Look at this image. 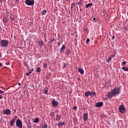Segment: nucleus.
I'll return each instance as SVG.
<instances>
[{
  "label": "nucleus",
  "instance_id": "1",
  "mask_svg": "<svg viewBox=\"0 0 128 128\" xmlns=\"http://www.w3.org/2000/svg\"><path fill=\"white\" fill-rule=\"evenodd\" d=\"M120 94V88L116 87L114 88L113 90H112L111 92L108 94L107 96L109 98H112L113 96H114L116 94L118 96Z\"/></svg>",
  "mask_w": 128,
  "mask_h": 128
},
{
  "label": "nucleus",
  "instance_id": "2",
  "mask_svg": "<svg viewBox=\"0 0 128 128\" xmlns=\"http://www.w3.org/2000/svg\"><path fill=\"white\" fill-rule=\"evenodd\" d=\"M0 45L2 48H8V40H2L0 41Z\"/></svg>",
  "mask_w": 128,
  "mask_h": 128
},
{
  "label": "nucleus",
  "instance_id": "3",
  "mask_svg": "<svg viewBox=\"0 0 128 128\" xmlns=\"http://www.w3.org/2000/svg\"><path fill=\"white\" fill-rule=\"evenodd\" d=\"M118 110L120 112H121L122 114H124V112H126V108H124V104L120 105L118 107Z\"/></svg>",
  "mask_w": 128,
  "mask_h": 128
},
{
  "label": "nucleus",
  "instance_id": "4",
  "mask_svg": "<svg viewBox=\"0 0 128 128\" xmlns=\"http://www.w3.org/2000/svg\"><path fill=\"white\" fill-rule=\"evenodd\" d=\"M16 126L20 128H22V120L20 119H18L16 121Z\"/></svg>",
  "mask_w": 128,
  "mask_h": 128
},
{
  "label": "nucleus",
  "instance_id": "5",
  "mask_svg": "<svg viewBox=\"0 0 128 128\" xmlns=\"http://www.w3.org/2000/svg\"><path fill=\"white\" fill-rule=\"evenodd\" d=\"M26 4L27 6H34V0H26Z\"/></svg>",
  "mask_w": 128,
  "mask_h": 128
},
{
  "label": "nucleus",
  "instance_id": "6",
  "mask_svg": "<svg viewBox=\"0 0 128 128\" xmlns=\"http://www.w3.org/2000/svg\"><path fill=\"white\" fill-rule=\"evenodd\" d=\"M52 106H58V102L56 101L55 100H53L52 102Z\"/></svg>",
  "mask_w": 128,
  "mask_h": 128
},
{
  "label": "nucleus",
  "instance_id": "7",
  "mask_svg": "<svg viewBox=\"0 0 128 128\" xmlns=\"http://www.w3.org/2000/svg\"><path fill=\"white\" fill-rule=\"evenodd\" d=\"M104 106V103L102 102H97L96 105L95 106L96 108H100V106Z\"/></svg>",
  "mask_w": 128,
  "mask_h": 128
},
{
  "label": "nucleus",
  "instance_id": "8",
  "mask_svg": "<svg viewBox=\"0 0 128 128\" xmlns=\"http://www.w3.org/2000/svg\"><path fill=\"white\" fill-rule=\"evenodd\" d=\"M88 116L87 113H84L83 114V120H88Z\"/></svg>",
  "mask_w": 128,
  "mask_h": 128
},
{
  "label": "nucleus",
  "instance_id": "9",
  "mask_svg": "<svg viewBox=\"0 0 128 128\" xmlns=\"http://www.w3.org/2000/svg\"><path fill=\"white\" fill-rule=\"evenodd\" d=\"M37 44H38V46H44V41H38L37 42Z\"/></svg>",
  "mask_w": 128,
  "mask_h": 128
},
{
  "label": "nucleus",
  "instance_id": "10",
  "mask_svg": "<svg viewBox=\"0 0 128 128\" xmlns=\"http://www.w3.org/2000/svg\"><path fill=\"white\" fill-rule=\"evenodd\" d=\"M64 50H66V45L64 44L60 48V53L62 54V52H64Z\"/></svg>",
  "mask_w": 128,
  "mask_h": 128
},
{
  "label": "nucleus",
  "instance_id": "11",
  "mask_svg": "<svg viewBox=\"0 0 128 128\" xmlns=\"http://www.w3.org/2000/svg\"><path fill=\"white\" fill-rule=\"evenodd\" d=\"M16 122V118H12L10 121V126H14V122Z\"/></svg>",
  "mask_w": 128,
  "mask_h": 128
},
{
  "label": "nucleus",
  "instance_id": "12",
  "mask_svg": "<svg viewBox=\"0 0 128 128\" xmlns=\"http://www.w3.org/2000/svg\"><path fill=\"white\" fill-rule=\"evenodd\" d=\"M64 124H66V122L64 121L62 122H58V126L60 128V126H64Z\"/></svg>",
  "mask_w": 128,
  "mask_h": 128
},
{
  "label": "nucleus",
  "instance_id": "13",
  "mask_svg": "<svg viewBox=\"0 0 128 128\" xmlns=\"http://www.w3.org/2000/svg\"><path fill=\"white\" fill-rule=\"evenodd\" d=\"M3 112L5 114H10V109H7V110H4V111H3Z\"/></svg>",
  "mask_w": 128,
  "mask_h": 128
},
{
  "label": "nucleus",
  "instance_id": "14",
  "mask_svg": "<svg viewBox=\"0 0 128 128\" xmlns=\"http://www.w3.org/2000/svg\"><path fill=\"white\" fill-rule=\"evenodd\" d=\"M78 72H79L81 74H84V71L82 68H78Z\"/></svg>",
  "mask_w": 128,
  "mask_h": 128
},
{
  "label": "nucleus",
  "instance_id": "15",
  "mask_svg": "<svg viewBox=\"0 0 128 128\" xmlns=\"http://www.w3.org/2000/svg\"><path fill=\"white\" fill-rule=\"evenodd\" d=\"M85 96H86L87 98L90 96V94H92V92L88 91L85 92Z\"/></svg>",
  "mask_w": 128,
  "mask_h": 128
},
{
  "label": "nucleus",
  "instance_id": "16",
  "mask_svg": "<svg viewBox=\"0 0 128 128\" xmlns=\"http://www.w3.org/2000/svg\"><path fill=\"white\" fill-rule=\"evenodd\" d=\"M44 92L45 94H48V88L46 87L44 90Z\"/></svg>",
  "mask_w": 128,
  "mask_h": 128
},
{
  "label": "nucleus",
  "instance_id": "17",
  "mask_svg": "<svg viewBox=\"0 0 128 128\" xmlns=\"http://www.w3.org/2000/svg\"><path fill=\"white\" fill-rule=\"evenodd\" d=\"M70 54V50L68 49L66 50V52H65V54H66V56H68V54Z\"/></svg>",
  "mask_w": 128,
  "mask_h": 128
},
{
  "label": "nucleus",
  "instance_id": "18",
  "mask_svg": "<svg viewBox=\"0 0 128 128\" xmlns=\"http://www.w3.org/2000/svg\"><path fill=\"white\" fill-rule=\"evenodd\" d=\"M62 118V116L60 115H57L56 117V120H60Z\"/></svg>",
  "mask_w": 128,
  "mask_h": 128
},
{
  "label": "nucleus",
  "instance_id": "19",
  "mask_svg": "<svg viewBox=\"0 0 128 128\" xmlns=\"http://www.w3.org/2000/svg\"><path fill=\"white\" fill-rule=\"evenodd\" d=\"M3 22H5V24H6L8 22V18H3Z\"/></svg>",
  "mask_w": 128,
  "mask_h": 128
},
{
  "label": "nucleus",
  "instance_id": "20",
  "mask_svg": "<svg viewBox=\"0 0 128 128\" xmlns=\"http://www.w3.org/2000/svg\"><path fill=\"white\" fill-rule=\"evenodd\" d=\"M122 70H124V72H128V68H126V66L122 68Z\"/></svg>",
  "mask_w": 128,
  "mask_h": 128
},
{
  "label": "nucleus",
  "instance_id": "21",
  "mask_svg": "<svg viewBox=\"0 0 128 128\" xmlns=\"http://www.w3.org/2000/svg\"><path fill=\"white\" fill-rule=\"evenodd\" d=\"M92 6V4H88L86 5V8H90V6Z\"/></svg>",
  "mask_w": 128,
  "mask_h": 128
},
{
  "label": "nucleus",
  "instance_id": "22",
  "mask_svg": "<svg viewBox=\"0 0 128 128\" xmlns=\"http://www.w3.org/2000/svg\"><path fill=\"white\" fill-rule=\"evenodd\" d=\"M41 71H42V69H40V67H38L36 70V72H40Z\"/></svg>",
  "mask_w": 128,
  "mask_h": 128
},
{
  "label": "nucleus",
  "instance_id": "23",
  "mask_svg": "<svg viewBox=\"0 0 128 128\" xmlns=\"http://www.w3.org/2000/svg\"><path fill=\"white\" fill-rule=\"evenodd\" d=\"M46 14V10H43L42 11L41 14H42V16H44V14Z\"/></svg>",
  "mask_w": 128,
  "mask_h": 128
},
{
  "label": "nucleus",
  "instance_id": "24",
  "mask_svg": "<svg viewBox=\"0 0 128 128\" xmlns=\"http://www.w3.org/2000/svg\"><path fill=\"white\" fill-rule=\"evenodd\" d=\"M34 122H36H36H40V118H36L35 120H34Z\"/></svg>",
  "mask_w": 128,
  "mask_h": 128
},
{
  "label": "nucleus",
  "instance_id": "25",
  "mask_svg": "<svg viewBox=\"0 0 128 128\" xmlns=\"http://www.w3.org/2000/svg\"><path fill=\"white\" fill-rule=\"evenodd\" d=\"M112 60V58L110 57H108V60H106V62H110V61Z\"/></svg>",
  "mask_w": 128,
  "mask_h": 128
},
{
  "label": "nucleus",
  "instance_id": "26",
  "mask_svg": "<svg viewBox=\"0 0 128 128\" xmlns=\"http://www.w3.org/2000/svg\"><path fill=\"white\" fill-rule=\"evenodd\" d=\"M96 92H91V94L90 96H96Z\"/></svg>",
  "mask_w": 128,
  "mask_h": 128
},
{
  "label": "nucleus",
  "instance_id": "27",
  "mask_svg": "<svg viewBox=\"0 0 128 128\" xmlns=\"http://www.w3.org/2000/svg\"><path fill=\"white\" fill-rule=\"evenodd\" d=\"M49 40H50V42H49L50 43L52 42H54V40H56V39L54 38L53 39L49 38Z\"/></svg>",
  "mask_w": 128,
  "mask_h": 128
},
{
  "label": "nucleus",
  "instance_id": "28",
  "mask_svg": "<svg viewBox=\"0 0 128 128\" xmlns=\"http://www.w3.org/2000/svg\"><path fill=\"white\" fill-rule=\"evenodd\" d=\"M43 66L44 68H48V64H46V63H44L43 64Z\"/></svg>",
  "mask_w": 128,
  "mask_h": 128
},
{
  "label": "nucleus",
  "instance_id": "29",
  "mask_svg": "<svg viewBox=\"0 0 128 128\" xmlns=\"http://www.w3.org/2000/svg\"><path fill=\"white\" fill-rule=\"evenodd\" d=\"M24 66H26V68H28V62H24Z\"/></svg>",
  "mask_w": 128,
  "mask_h": 128
},
{
  "label": "nucleus",
  "instance_id": "30",
  "mask_svg": "<svg viewBox=\"0 0 128 128\" xmlns=\"http://www.w3.org/2000/svg\"><path fill=\"white\" fill-rule=\"evenodd\" d=\"M34 70V69L32 68L29 70L28 72H29V74H32V72Z\"/></svg>",
  "mask_w": 128,
  "mask_h": 128
},
{
  "label": "nucleus",
  "instance_id": "31",
  "mask_svg": "<svg viewBox=\"0 0 128 128\" xmlns=\"http://www.w3.org/2000/svg\"><path fill=\"white\" fill-rule=\"evenodd\" d=\"M43 128H48V124H45L43 126Z\"/></svg>",
  "mask_w": 128,
  "mask_h": 128
},
{
  "label": "nucleus",
  "instance_id": "32",
  "mask_svg": "<svg viewBox=\"0 0 128 128\" xmlns=\"http://www.w3.org/2000/svg\"><path fill=\"white\" fill-rule=\"evenodd\" d=\"M10 18L12 19V20H14V17L12 16H10Z\"/></svg>",
  "mask_w": 128,
  "mask_h": 128
},
{
  "label": "nucleus",
  "instance_id": "33",
  "mask_svg": "<svg viewBox=\"0 0 128 128\" xmlns=\"http://www.w3.org/2000/svg\"><path fill=\"white\" fill-rule=\"evenodd\" d=\"M122 64L124 66H126V61H124L122 62Z\"/></svg>",
  "mask_w": 128,
  "mask_h": 128
},
{
  "label": "nucleus",
  "instance_id": "34",
  "mask_svg": "<svg viewBox=\"0 0 128 128\" xmlns=\"http://www.w3.org/2000/svg\"><path fill=\"white\" fill-rule=\"evenodd\" d=\"M86 44H88V42H90V39L89 38H87L86 40Z\"/></svg>",
  "mask_w": 128,
  "mask_h": 128
},
{
  "label": "nucleus",
  "instance_id": "35",
  "mask_svg": "<svg viewBox=\"0 0 128 128\" xmlns=\"http://www.w3.org/2000/svg\"><path fill=\"white\" fill-rule=\"evenodd\" d=\"M16 4H18V2H20V0H16Z\"/></svg>",
  "mask_w": 128,
  "mask_h": 128
},
{
  "label": "nucleus",
  "instance_id": "36",
  "mask_svg": "<svg viewBox=\"0 0 128 128\" xmlns=\"http://www.w3.org/2000/svg\"><path fill=\"white\" fill-rule=\"evenodd\" d=\"M30 74L29 72L26 73V76H30Z\"/></svg>",
  "mask_w": 128,
  "mask_h": 128
},
{
  "label": "nucleus",
  "instance_id": "37",
  "mask_svg": "<svg viewBox=\"0 0 128 128\" xmlns=\"http://www.w3.org/2000/svg\"><path fill=\"white\" fill-rule=\"evenodd\" d=\"M78 108V107H76V106H74L73 107V110H76Z\"/></svg>",
  "mask_w": 128,
  "mask_h": 128
},
{
  "label": "nucleus",
  "instance_id": "38",
  "mask_svg": "<svg viewBox=\"0 0 128 128\" xmlns=\"http://www.w3.org/2000/svg\"><path fill=\"white\" fill-rule=\"evenodd\" d=\"M72 6H76V3H74V2L72 3Z\"/></svg>",
  "mask_w": 128,
  "mask_h": 128
},
{
  "label": "nucleus",
  "instance_id": "39",
  "mask_svg": "<svg viewBox=\"0 0 128 128\" xmlns=\"http://www.w3.org/2000/svg\"><path fill=\"white\" fill-rule=\"evenodd\" d=\"M0 92L1 94H4V92H5V91H2V90H0Z\"/></svg>",
  "mask_w": 128,
  "mask_h": 128
},
{
  "label": "nucleus",
  "instance_id": "40",
  "mask_svg": "<svg viewBox=\"0 0 128 128\" xmlns=\"http://www.w3.org/2000/svg\"><path fill=\"white\" fill-rule=\"evenodd\" d=\"M110 56H111V58H114V56H116V55H114V54H111Z\"/></svg>",
  "mask_w": 128,
  "mask_h": 128
},
{
  "label": "nucleus",
  "instance_id": "41",
  "mask_svg": "<svg viewBox=\"0 0 128 128\" xmlns=\"http://www.w3.org/2000/svg\"><path fill=\"white\" fill-rule=\"evenodd\" d=\"M62 41H61L60 43V42L58 43V46H60V44H62Z\"/></svg>",
  "mask_w": 128,
  "mask_h": 128
},
{
  "label": "nucleus",
  "instance_id": "42",
  "mask_svg": "<svg viewBox=\"0 0 128 128\" xmlns=\"http://www.w3.org/2000/svg\"><path fill=\"white\" fill-rule=\"evenodd\" d=\"M6 66H9V64H10V62H6Z\"/></svg>",
  "mask_w": 128,
  "mask_h": 128
},
{
  "label": "nucleus",
  "instance_id": "43",
  "mask_svg": "<svg viewBox=\"0 0 128 128\" xmlns=\"http://www.w3.org/2000/svg\"><path fill=\"white\" fill-rule=\"evenodd\" d=\"M105 16H106V18H108V14H106Z\"/></svg>",
  "mask_w": 128,
  "mask_h": 128
},
{
  "label": "nucleus",
  "instance_id": "44",
  "mask_svg": "<svg viewBox=\"0 0 128 128\" xmlns=\"http://www.w3.org/2000/svg\"><path fill=\"white\" fill-rule=\"evenodd\" d=\"M112 40H114V36H112Z\"/></svg>",
  "mask_w": 128,
  "mask_h": 128
},
{
  "label": "nucleus",
  "instance_id": "45",
  "mask_svg": "<svg viewBox=\"0 0 128 128\" xmlns=\"http://www.w3.org/2000/svg\"><path fill=\"white\" fill-rule=\"evenodd\" d=\"M2 96L0 95V100H2Z\"/></svg>",
  "mask_w": 128,
  "mask_h": 128
},
{
  "label": "nucleus",
  "instance_id": "46",
  "mask_svg": "<svg viewBox=\"0 0 128 128\" xmlns=\"http://www.w3.org/2000/svg\"><path fill=\"white\" fill-rule=\"evenodd\" d=\"M66 63L64 64V68H66Z\"/></svg>",
  "mask_w": 128,
  "mask_h": 128
},
{
  "label": "nucleus",
  "instance_id": "47",
  "mask_svg": "<svg viewBox=\"0 0 128 128\" xmlns=\"http://www.w3.org/2000/svg\"><path fill=\"white\" fill-rule=\"evenodd\" d=\"M77 80H80V78H77Z\"/></svg>",
  "mask_w": 128,
  "mask_h": 128
},
{
  "label": "nucleus",
  "instance_id": "48",
  "mask_svg": "<svg viewBox=\"0 0 128 128\" xmlns=\"http://www.w3.org/2000/svg\"><path fill=\"white\" fill-rule=\"evenodd\" d=\"M2 122V118H1V120H0V122Z\"/></svg>",
  "mask_w": 128,
  "mask_h": 128
},
{
  "label": "nucleus",
  "instance_id": "49",
  "mask_svg": "<svg viewBox=\"0 0 128 128\" xmlns=\"http://www.w3.org/2000/svg\"><path fill=\"white\" fill-rule=\"evenodd\" d=\"M18 84L19 86H22V84H20V83H18Z\"/></svg>",
  "mask_w": 128,
  "mask_h": 128
},
{
  "label": "nucleus",
  "instance_id": "50",
  "mask_svg": "<svg viewBox=\"0 0 128 128\" xmlns=\"http://www.w3.org/2000/svg\"><path fill=\"white\" fill-rule=\"evenodd\" d=\"M96 18H93V20H95L96 21Z\"/></svg>",
  "mask_w": 128,
  "mask_h": 128
},
{
  "label": "nucleus",
  "instance_id": "51",
  "mask_svg": "<svg viewBox=\"0 0 128 128\" xmlns=\"http://www.w3.org/2000/svg\"><path fill=\"white\" fill-rule=\"evenodd\" d=\"M2 53L0 52V58H2Z\"/></svg>",
  "mask_w": 128,
  "mask_h": 128
},
{
  "label": "nucleus",
  "instance_id": "52",
  "mask_svg": "<svg viewBox=\"0 0 128 128\" xmlns=\"http://www.w3.org/2000/svg\"><path fill=\"white\" fill-rule=\"evenodd\" d=\"M0 66H2V63L0 62Z\"/></svg>",
  "mask_w": 128,
  "mask_h": 128
},
{
  "label": "nucleus",
  "instance_id": "53",
  "mask_svg": "<svg viewBox=\"0 0 128 128\" xmlns=\"http://www.w3.org/2000/svg\"><path fill=\"white\" fill-rule=\"evenodd\" d=\"M71 36H74V34H71Z\"/></svg>",
  "mask_w": 128,
  "mask_h": 128
},
{
  "label": "nucleus",
  "instance_id": "54",
  "mask_svg": "<svg viewBox=\"0 0 128 128\" xmlns=\"http://www.w3.org/2000/svg\"><path fill=\"white\" fill-rule=\"evenodd\" d=\"M71 8H72V6H71Z\"/></svg>",
  "mask_w": 128,
  "mask_h": 128
},
{
  "label": "nucleus",
  "instance_id": "55",
  "mask_svg": "<svg viewBox=\"0 0 128 128\" xmlns=\"http://www.w3.org/2000/svg\"><path fill=\"white\" fill-rule=\"evenodd\" d=\"M80 10H82V8L80 9Z\"/></svg>",
  "mask_w": 128,
  "mask_h": 128
},
{
  "label": "nucleus",
  "instance_id": "56",
  "mask_svg": "<svg viewBox=\"0 0 128 128\" xmlns=\"http://www.w3.org/2000/svg\"><path fill=\"white\" fill-rule=\"evenodd\" d=\"M74 128H76V127H74Z\"/></svg>",
  "mask_w": 128,
  "mask_h": 128
}]
</instances>
